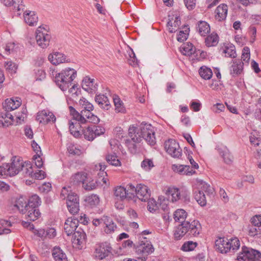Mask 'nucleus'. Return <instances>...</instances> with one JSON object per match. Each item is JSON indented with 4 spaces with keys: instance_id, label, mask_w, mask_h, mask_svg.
Masks as SVG:
<instances>
[{
    "instance_id": "473e14b6",
    "label": "nucleus",
    "mask_w": 261,
    "mask_h": 261,
    "mask_svg": "<svg viewBox=\"0 0 261 261\" xmlns=\"http://www.w3.org/2000/svg\"><path fill=\"white\" fill-rule=\"evenodd\" d=\"M197 30L201 36H205L210 32V27L206 21H199L197 23Z\"/></svg>"
},
{
    "instance_id": "f8f14e48",
    "label": "nucleus",
    "mask_w": 261,
    "mask_h": 261,
    "mask_svg": "<svg viewBox=\"0 0 261 261\" xmlns=\"http://www.w3.org/2000/svg\"><path fill=\"white\" fill-rule=\"evenodd\" d=\"M82 87L86 91L93 93L97 90L98 84L94 79L86 76L82 81Z\"/></svg>"
},
{
    "instance_id": "f3484780",
    "label": "nucleus",
    "mask_w": 261,
    "mask_h": 261,
    "mask_svg": "<svg viewBox=\"0 0 261 261\" xmlns=\"http://www.w3.org/2000/svg\"><path fill=\"white\" fill-rule=\"evenodd\" d=\"M153 251L154 248L152 245L147 242V241L146 243L141 244L136 248L137 254L142 255L143 256H147ZM144 258L146 259L145 256H144Z\"/></svg>"
},
{
    "instance_id": "c85d7f7f",
    "label": "nucleus",
    "mask_w": 261,
    "mask_h": 261,
    "mask_svg": "<svg viewBox=\"0 0 261 261\" xmlns=\"http://www.w3.org/2000/svg\"><path fill=\"white\" fill-rule=\"evenodd\" d=\"M219 153L223 159L224 162L227 164H230L233 162V157L229 150L226 147L218 149Z\"/></svg>"
},
{
    "instance_id": "6e6d98bb",
    "label": "nucleus",
    "mask_w": 261,
    "mask_h": 261,
    "mask_svg": "<svg viewBox=\"0 0 261 261\" xmlns=\"http://www.w3.org/2000/svg\"><path fill=\"white\" fill-rule=\"evenodd\" d=\"M248 234L251 237H254L261 234V229L259 227L251 226L248 227Z\"/></svg>"
},
{
    "instance_id": "79ce46f5",
    "label": "nucleus",
    "mask_w": 261,
    "mask_h": 261,
    "mask_svg": "<svg viewBox=\"0 0 261 261\" xmlns=\"http://www.w3.org/2000/svg\"><path fill=\"white\" fill-rule=\"evenodd\" d=\"M194 196L196 200L201 206H204L206 205V201L205 195L202 191H195L194 193Z\"/></svg>"
},
{
    "instance_id": "338daca9",
    "label": "nucleus",
    "mask_w": 261,
    "mask_h": 261,
    "mask_svg": "<svg viewBox=\"0 0 261 261\" xmlns=\"http://www.w3.org/2000/svg\"><path fill=\"white\" fill-rule=\"evenodd\" d=\"M67 150L70 154L73 155H79L81 153V150L77 148L76 146L73 145H69L67 148Z\"/></svg>"
},
{
    "instance_id": "4c0bfd02",
    "label": "nucleus",
    "mask_w": 261,
    "mask_h": 261,
    "mask_svg": "<svg viewBox=\"0 0 261 261\" xmlns=\"http://www.w3.org/2000/svg\"><path fill=\"white\" fill-rule=\"evenodd\" d=\"M28 202L29 208H38V206L41 204V201L38 196L34 195L30 198Z\"/></svg>"
},
{
    "instance_id": "a18cd8bd",
    "label": "nucleus",
    "mask_w": 261,
    "mask_h": 261,
    "mask_svg": "<svg viewBox=\"0 0 261 261\" xmlns=\"http://www.w3.org/2000/svg\"><path fill=\"white\" fill-rule=\"evenodd\" d=\"M181 51L183 55L190 56L194 53L195 48H194L192 43H187L184 44L181 47Z\"/></svg>"
},
{
    "instance_id": "c9c22d12",
    "label": "nucleus",
    "mask_w": 261,
    "mask_h": 261,
    "mask_svg": "<svg viewBox=\"0 0 261 261\" xmlns=\"http://www.w3.org/2000/svg\"><path fill=\"white\" fill-rule=\"evenodd\" d=\"M187 216V213L183 209L177 210L174 214V219L176 221L179 222H186L185 219Z\"/></svg>"
},
{
    "instance_id": "e433bc0d",
    "label": "nucleus",
    "mask_w": 261,
    "mask_h": 261,
    "mask_svg": "<svg viewBox=\"0 0 261 261\" xmlns=\"http://www.w3.org/2000/svg\"><path fill=\"white\" fill-rule=\"evenodd\" d=\"M199 73L201 77L204 80L210 79L213 75L212 70L206 66H202L199 70Z\"/></svg>"
},
{
    "instance_id": "4d7b16f0",
    "label": "nucleus",
    "mask_w": 261,
    "mask_h": 261,
    "mask_svg": "<svg viewBox=\"0 0 261 261\" xmlns=\"http://www.w3.org/2000/svg\"><path fill=\"white\" fill-rule=\"evenodd\" d=\"M5 67L6 70L11 73H15L17 69V64L12 61L6 62Z\"/></svg>"
},
{
    "instance_id": "052dcab7",
    "label": "nucleus",
    "mask_w": 261,
    "mask_h": 261,
    "mask_svg": "<svg viewBox=\"0 0 261 261\" xmlns=\"http://www.w3.org/2000/svg\"><path fill=\"white\" fill-rule=\"evenodd\" d=\"M153 166V162L150 159H145L141 163V167L145 170H150Z\"/></svg>"
},
{
    "instance_id": "c03bdc74",
    "label": "nucleus",
    "mask_w": 261,
    "mask_h": 261,
    "mask_svg": "<svg viewBox=\"0 0 261 261\" xmlns=\"http://www.w3.org/2000/svg\"><path fill=\"white\" fill-rule=\"evenodd\" d=\"M83 132L85 139L88 141H93L95 138L92 125L86 127Z\"/></svg>"
},
{
    "instance_id": "a878e982",
    "label": "nucleus",
    "mask_w": 261,
    "mask_h": 261,
    "mask_svg": "<svg viewBox=\"0 0 261 261\" xmlns=\"http://www.w3.org/2000/svg\"><path fill=\"white\" fill-rule=\"evenodd\" d=\"M25 215V218L28 221H34L38 219L41 213L38 208H35L33 207H29L27 208Z\"/></svg>"
},
{
    "instance_id": "4468645a",
    "label": "nucleus",
    "mask_w": 261,
    "mask_h": 261,
    "mask_svg": "<svg viewBox=\"0 0 261 261\" xmlns=\"http://www.w3.org/2000/svg\"><path fill=\"white\" fill-rule=\"evenodd\" d=\"M36 119L41 123L46 124L55 122L56 118L53 113L43 110L38 113Z\"/></svg>"
},
{
    "instance_id": "f257e3e1",
    "label": "nucleus",
    "mask_w": 261,
    "mask_h": 261,
    "mask_svg": "<svg viewBox=\"0 0 261 261\" xmlns=\"http://www.w3.org/2000/svg\"><path fill=\"white\" fill-rule=\"evenodd\" d=\"M201 226L197 220L182 222L176 228L174 236L175 240H180L186 234L191 237H197L200 233Z\"/></svg>"
},
{
    "instance_id": "37998d69",
    "label": "nucleus",
    "mask_w": 261,
    "mask_h": 261,
    "mask_svg": "<svg viewBox=\"0 0 261 261\" xmlns=\"http://www.w3.org/2000/svg\"><path fill=\"white\" fill-rule=\"evenodd\" d=\"M28 202H27L23 198L19 199L15 204V206L17 207L19 211L22 214H25L27 208H29Z\"/></svg>"
},
{
    "instance_id": "69168bd1",
    "label": "nucleus",
    "mask_w": 261,
    "mask_h": 261,
    "mask_svg": "<svg viewBox=\"0 0 261 261\" xmlns=\"http://www.w3.org/2000/svg\"><path fill=\"white\" fill-rule=\"evenodd\" d=\"M188 35V34L187 30L185 31V32L183 31H180L177 35V40L180 42H182L187 40Z\"/></svg>"
},
{
    "instance_id": "13d9d810",
    "label": "nucleus",
    "mask_w": 261,
    "mask_h": 261,
    "mask_svg": "<svg viewBox=\"0 0 261 261\" xmlns=\"http://www.w3.org/2000/svg\"><path fill=\"white\" fill-rule=\"evenodd\" d=\"M199 188L201 190L200 191L204 192L206 193L210 194L212 193V189L210 186L203 181H200L199 184Z\"/></svg>"
},
{
    "instance_id": "9d476101",
    "label": "nucleus",
    "mask_w": 261,
    "mask_h": 261,
    "mask_svg": "<svg viewBox=\"0 0 261 261\" xmlns=\"http://www.w3.org/2000/svg\"><path fill=\"white\" fill-rule=\"evenodd\" d=\"M8 164L9 176H12L20 172L23 162L19 158L15 156L12 158L11 163Z\"/></svg>"
},
{
    "instance_id": "680f3d73",
    "label": "nucleus",
    "mask_w": 261,
    "mask_h": 261,
    "mask_svg": "<svg viewBox=\"0 0 261 261\" xmlns=\"http://www.w3.org/2000/svg\"><path fill=\"white\" fill-rule=\"evenodd\" d=\"M242 59L245 62L248 63L250 60V49L248 47H245L243 49Z\"/></svg>"
},
{
    "instance_id": "b1692460",
    "label": "nucleus",
    "mask_w": 261,
    "mask_h": 261,
    "mask_svg": "<svg viewBox=\"0 0 261 261\" xmlns=\"http://www.w3.org/2000/svg\"><path fill=\"white\" fill-rule=\"evenodd\" d=\"M95 100L100 108L105 110H108L111 107L108 98L103 94L96 95Z\"/></svg>"
},
{
    "instance_id": "2eb2a0df",
    "label": "nucleus",
    "mask_w": 261,
    "mask_h": 261,
    "mask_svg": "<svg viewBox=\"0 0 261 261\" xmlns=\"http://www.w3.org/2000/svg\"><path fill=\"white\" fill-rule=\"evenodd\" d=\"M21 104V100L20 98L15 97L7 99L3 103V108L5 111H11L16 109Z\"/></svg>"
},
{
    "instance_id": "de8ad7c7",
    "label": "nucleus",
    "mask_w": 261,
    "mask_h": 261,
    "mask_svg": "<svg viewBox=\"0 0 261 261\" xmlns=\"http://www.w3.org/2000/svg\"><path fill=\"white\" fill-rule=\"evenodd\" d=\"M223 53L225 54V56L230 58H236L237 54L235 50V47L234 45H230L228 46H225V49H223Z\"/></svg>"
},
{
    "instance_id": "393cba45",
    "label": "nucleus",
    "mask_w": 261,
    "mask_h": 261,
    "mask_svg": "<svg viewBox=\"0 0 261 261\" xmlns=\"http://www.w3.org/2000/svg\"><path fill=\"white\" fill-rule=\"evenodd\" d=\"M140 134V128L134 126H130L128 129V135L134 143H139L142 141Z\"/></svg>"
},
{
    "instance_id": "cd10ccee",
    "label": "nucleus",
    "mask_w": 261,
    "mask_h": 261,
    "mask_svg": "<svg viewBox=\"0 0 261 261\" xmlns=\"http://www.w3.org/2000/svg\"><path fill=\"white\" fill-rule=\"evenodd\" d=\"M126 189L122 186L117 187L114 190V196L116 200L123 201L128 198Z\"/></svg>"
},
{
    "instance_id": "0eeeda50",
    "label": "nucleus",
    "mask_w": 261,
    "mask_h": 261,
    "mask_svg": "<svg viewBox=\"0 0 261 261\" xmlns=\"http://www.w3.org/2000/svg\"><path fill=\"white\" fill-rule=\"evenodd\" d=\"M164 146L167 152L172 157L178 158L181 155V149L175 140H168L165 142Z\"/></svg>"
},
{
    "instance_id": "6ab92c4d",
    "label": "nucleus",
    "mask_w": 261,
    "mask_h": 261,
    "mask_svg": "<svg viewBox=\"0 0 261 261\" xmlns=\"http://www.w3.org/2000/svg\"><path fill=\"white\" fill-rule=\"evenodd\" d=\"M23 17L25 23L30 26L37 24L38 18L34 11L26 10L23 13Z\"/></svg>"
},
{
    "instance_id": "58836bf2",
    "label": "nucleus",
    "mask_w": 261,
    "mask_h": 261,
    "mask_svg": "<svg viewBox=\"0 0 261 261\" xmlns=\"http://www.w3.org/2000/svg\"><path fill=\"white\" fill-rule=\"evenodd\" d=\"M106 160L107 162L111 165L115 166H119L121 165V162L115 153L107 155L106 156Z\"/></svg>"
},
{
    "instance_id": "7c9ffc66",
    "label": "nucleus",
    "mask_w": 261,
    "mask_h": 261,
    "mask_svg": "<svg viewBox=\"0 0 261 261\" xmlns=\"http://www.w3.org/2000/svg\"><path fill=\"white\" fill-rule=\"evenodd\" d=\"M243 63L240 60H236L230 67V73L233 76L241 73L243 70Z\"/></svg>"
},
{
    "instance_id": "864d4df0",
    "label": "nucleus",
    "mask_w": 261,
    "mask_h": 261,
    "mask_svg": "<svg viewBox=\"0 0 261 261\" xmlns=\"http://www.w3.org/2000/svg\"><path fill=\"white\" fill-rule=\"evenodd\" d=\"M169 194L172 196V201H176L180 199V193L177 188H170L168 190Z\"/></svg>"
},
{
    "instance_id": "72a5a7b5",
    "label": "nucleus",
    "mask_w": 261,
    "mask_h": 261,
    "mask_svg": "<svg viewBox=\"0 0 261 261\" xmlns=\"http://www.w3.org/2000/svg\"><path fill=\"white\" fill-rule=\"evenodd\" d=\"M24 177L34 176V171L30 163L23 162V165L21 169L20 172Z\"/></svg>"
},
{
    "instance_id": "5701e85b",
    "label": "nucleus",
    "mask_w": 261,
    "mask_h": 261,
    "mask_svg": "<svg viewBox=\"0 0 261 261\" xmlns=\"http://www.w3.org/2000/svg\"><path fill=\"white\" fill-rule=\"evenodd\" d=\"M81 124L82 123L73 117L72 120H70L69 122V128L70 133L75 137H77L80 135Z\"/></svg>"
},
{
    "instance_id": "a211bd4d",
    "label": "nucleus",
    "mask_w": 261,
    "mask_h": 261,
    "mask_svg": "<svg viewBox=\"0 0 261 261\" xmlns=\"http://www.w3.org/2000/svg\"><path fill=\"white\" fill-rule=\"evenodd\" d=\"M48 60L55 65L59 64L65 62H70V59L67 58L64 54L56 52L54 54L48 56Z\"/></svg>"
},
{
    "instance_id": "bf43d9fd",
    "label": "nucleus",
    "mask_w": 261,
    "mask_h": 261,
    "mask_svg": "<svg viewBox=\"0 0 261 261\" xmlns=\"http://www.w3.org/2000/svg\"><path fill=\"white\" fill-rule=\"evenodd\" d=\"M86 201L91 206L98 204L99 202V197L96 195H91L87 198Z\"/></svg>"
},
{
    "instance_id": "8fccbe9b",
    "label": "nucleus",
    "mask_w": 261,
    "mask_h": 261,
    "mask_svg": "<svg viewBox=\"0 0 261 261\" xmlns=\"http://www.w3.org/2000/svg\"><path fill=\"white\" fill-rule=\"evenodd\" d=\"M83 187L87 191H90L94 189L96 187V183L94 180H88L87 178L84 181Z\"/></svg>"
},
{
    "instance_id": "1a4fd4ad",
    "label": "nucleus",
    "mask_w": 261,
    "mask_h": 261,
    "mask_svg": "<svg viewBox=\"0 0 261 261\" xmlns=\"http://www.w3.org/2000/svg\"><path fill=\"white\" fill-rule=\"evenodd\" d=\"M70 113L73 118L78 120L82 124H85L87 122V120L92 114L91 111L82 110L79 113L74 108L70 106L69 108Z\"/></svg>"
},
{
    "instance_id": "a19ab883",
    "label": "nucleus",
    "mask_w": 261,
    "mask_h": 261,
    "mask_svg": "<svg viewBox=\"0 0 261 261\" xmlns=\"http://www.w3.org/2000/svg\"><path fill=\"white\" fill-rule=\"evenodd\" d=\"M113 101L115 106V110L118 113H124L125 108L123 106L122 101L117 95H114L113 97Z\"/></svg>"
},
{
    "instance_id": "423d86ee",
    "label": "nucleus",
    "mask_w": 261,
    "mask_h": 261,
    "mask_svg": "<svg viewBox=\"0 0 261 261\" xmlns=\"http://www.w3.org/2000/svg\"><path fill=\"white\" fill-rule=\"evenodd\" d=\"M111 251L112 247L110 244L107 242L102 243L96 245L94 256L97 259L102 260L112 253Z\"/></svg>"
},
{
    "instance_id": "4be33fe9",
    "label": "nucleus",
    "mask_w": 261,
    "mask_h": 261,
    "mask_svg": "<svg viewBox=\"0 0 261 261\" xmlns=\"http://www.w3.org/2000/svg\"><path fill=\"white\" fill-rule=\"evenodd\" d=\"M228 11V7L224 4L217 7L215 10V17L218 21H222L226 19Z\"/></svg>"
},
{
    "instance_id": "ea45409f",
    "label": "nucleus",
    "mask_w": 261,
    "mask_h": 261,
    "mask_svg": "<svg viewBox=\"0 0 261 261\" xmlns=\"http://www.w3.org/2000/svg\"><path fill=\"white\" fill-rule=\"evenodd\" d=\"M228 247L229 252H235L240 246V242L237 238H232L228 240Z\"/></svg>"
},
{
    "instance_id": "c756f323",
    "label": "nucleus",
    "mask_w": 261,
    "mask_h": 261,
    "mask_svg": "<svg viewBox=\"0 0 261 261\" xmlns=\"http://www.w3.org/2000/svg\"><path fill=\"white\" fill-rule=\"evenodd\" d=\"M52 255L56 261H68L66 254L59 247L54 248Z\"/></svg>"
},
{
    "instance_id": "e2e57ef3",
    "label": "nucleus",
    "mask_w": 261,
    "mask_h": 261,
    "mask_svg": "<svg viewBox=\"0 0 261 261\" xmlns=\"http://www.w3.org/2000/svg\"><path fill=\"white\" fill-rule=\"evenodd\" d=\"M71 193H72L71 190V186H69L68 188L64 187L62 189L60 197L63 199H65L66 198H67V196L71 195Z\"/></svg>"
},
{
    "instance_id": "7ed1b4c3",
    "label": "nucleus",
    "mask_w": 261,
    "mask_h": 261,
    "mask_svg": "<svg viewBox=\"0 0 261 261\" xmlns=\"http://www.w3.org/2000/svg\"><path fill=\"white\" fill-rule=\"evenodd\" d=\"M260 257L261 254L257 250L243 246L237 256V259L243 261H259Z\"/></svg>"
},
{
    "instance_id": "aec40b11",
    "label": "nucleus",
    "mask_w": 261,
    "mask_h": 261,
    "mask_svg": "<svg viewBox=\"0 0 261 261\" xmlns=\"http://www.w3.org/2000/svg\"><path fill=\"white\" fill-rule=\"evenodd\" d=\"M228 243V239L220 238L215 242L216 249L222 253H226L229 252Z\"/></svg>"
},
{
    "instance_id": "09e8293b",
    "label": "nucleus",
    "mask_w": 261,
    "mask_h": 261,
    "mask_svg": "<svg viewBox=\"0 0 261 261\" xmlns=\"http://www.w3.org/2000/svg\"><path fill=\"white\" fill-rule=\"evenodd\" d=\"M197 246V243L196 242L189 241L184 243L181 249L184 251H191L194 250Z\"/></svg>"
},
{
    "instance_id": "f704fd0d",
    "label": "nucleus",
    "mask_w": 261,
    "mask_h": 261,
    "mask_svg": "<svg viewBox=\"0 0 261 261\" xmlns=\"http://www.w3.org/2000/svg\"><path fill=\"white\" fill-rule=\"evenodd\" d=\"M218 41L219 37L218 35L215 33H212L205 39V43L207 47L216 46Z\"/></svg>"
},
{
    "instance_id": "6e6552de",
    "label": "nucleus",
    "mask_w": 261,
    "mask_h": 261,
    "mask_svg": "<svg viewBox=\"0 0 261 261\" xmlns=\"http://www.w3.org/2000/svg\"><path fill=\"white\" fill-rule=\"evenodd\" d=\"M79 197L74 192L71 193V195L67 196L66 203L68 209L71 214L74 215L79 211Z\"/></svg>"
},
{
    "instance_id": "603ef678",
    "label": "nucleus",
    "mask_w": 261,
    "mask_h": 261,
    "mask_svg": "<svg viewBox=\"0 0 261 261\" xmlns=\"http://www.w3.org/2000/svg\"><path fill=\"white\" fill-rule=\"evenodd\" d=\"M137 187H135L133 184H129L127 185L126 192L128 193L127 197L128 199H132L136 196Z\"/></svg>"
},
{
    "instance_id": "20e7f679",
    "label": "nucleus",
    "mask_w": 261,
    "mask_h": 261,
    "mask_svg": "<svg viewBox=\"0 0 261 261\" xmlns=\"http://www.w3.org/2000/svg\"><path fill=\"white\" fill-rule=\"evenodd\" d=\"M139 126L141 139H144L150 145H154L156 141L152 126L150 124L142 123Z\"/></svg>"
},
{
    "instance_id": "0e129e2a",
    "label": "nucleus",
    "mask_w": 261,
    "mask_h": 261,
    "mask_svg": "<svg viewBox=\"0 0 261 261\" xmlns=\"http://www.w3.org/2000/svg\"><path fill=\"white\" fill-rule=\"evenodd\" d=\"M92 128L93 129V132L95 135V137L99 136L102 134H103L105 132V129L103 127L100 126H96L92 125Z\"/></svg>"
},
{
    "instance_id": "f03ea898",
    "label": "nucleus",
    "mask_w": 261,
    "mask_h": 261,
    "mask_svg": "<svg viewBox=\"0 0 261 261\" xmlns=\"http://www.w3.org/2000/svg\"><path fill=\"white\" fill-rule=\"evenodd\" d=\"M76 71L73 68H67L56 74L55 82L62 91H66L76 76Z\"/></svg>"
},
{
    "instance_id": "39448f33",
    "label": "nucleus",
    "mask_w": 261,
    "mask_h": 261,
    "mask_svg": "<svg viewBox=\"0 0 261 261\" xmlns=\"http://www.w3.org/2000/svg\"><path fill=\"white\" fill-rule=\"evenodd\" d=\"M51 35L47 30L43 26L39 27L36 31L37 44L42 48H46L49 44Z\"/></svg>"
},
{
    "instance_id": "bb28decb",
    "label": "nucleus",
    "mask_w": 261,
    "mask_h": 261,
    "mask_svg": "<svg viewBox=\"0 0 261 261\" xmlns=\"http://www.w3.org/2000/svg\"><path fill=\"white\" fill-rule=\"evenodd\" d=\"M103 221L106 225L104 231L106 233H112L117 229L116 225L110 217L108 216L104 217Z\"/></svg>"
},
{
    "instance_id": "49530a36",
    "label": "nucleus",
    "mask_w": 261,
    "mask_h": 261,
    "mask_svg": "<svg viewBox=\"0 0 261 261\" xmlns=\"http://www.w3.org/2000/svg\"><path fill=\"white\" fill-rule=\"evenodd\" d=\"M72 235L73 236L74 239L76 240L77 243H83L86 239V233L82 230H77L75 231Z\"/></svg>"
},
{
    "instance_id": "dca6fc26",
    "label": "nucleus",
    "mask_w": 261,
    "mask_h": 261,
    "mask_svg": "<svg viewBox=\"0 0 261 261\" xmlns=\"http://www.w3.org/2000/svg\"><path fill=\"white\" fill-rule=\"evenodd\" d=\"M87 179V174L83 172H78L73 174L69 180V184L71 186L74 188L83 184L84 181Z\"/></svg>"
},
{
    "instance_id": "2f4dec72",
    "label": "nucleus",
    "mask_w": 261,
    "mask_h": 261,
    "mask_svg": "<svg viewBox=\"0 0 261 261\" xmlns=\"http://www.w3.org/2000/svg\"><path fill=\"white\" fill-rule=\"evenodd\" d=\"M13 121V115L9 113V111H6L5 114L0 115V126H8L11 125Z\"/></svg>"
},
{
    "instance_id": "9b49d317",
    "label": "nucleus",
    "mask_w": 261,
    "mask_h": 261,
    "mask_svg": "<svg viewBox=\"0 0 261 261\" xmlns=\"http://www.w3.org/2000/svg\"><path fill=\"white\" fill-rule=\"evenodd\" d=\"M79 220L74 216L68 218L64 224V230L67 236L72 234L78 226Z\"/></svg>"
},
{
    "instance_id": "774afa93",
    "label": "nucleus",
    "mask_w": 261,
    "mask_h": 261,
    "mask_svg": "<svg viewBox=\"0 0 261 261\" xmlns=\"http://www.w3.org/2000/svg\"><path fill=\"white\" fill-rule=\"evenodd\" d=\"M251 223L255 226L260 227L261 226V215L254 216L251 219Z\"/></svg>"
},
{
    "instance_id": "ddd939ff",
    "label": "nucleus",
    "mask_w": 261,
    "mask_h": 261,
    "mask_svg": "<svg viewBox=\"0 0 261 261\" xmlns=\"http://www.w3.org/2000/svg\"><path fill=\"white\" fill-rule=\"evenodd\" d=\"M136 196L142 201H147L150 198V193L148 188L143 184H138L137 186Z\"/></svg>"
},
{
    "instance_id": "412c9836",
    "label": "nucleus",
    "mask_w": 261,
    "mask_h": 261,
    "mask_svg": "<svg viewBox=\"0 0 261 261\" xmlns=\"http://www.w3.org/2000/svg\"><path fill=\"white\" fill-rule=\"evenodd\" d=\"M169 21L167 22V27L170 33L176 32L181 23L180 19L178 16L169 15Z\"/></svg>"
},
{
    "instance_id": "3c124183",
    "label": "nucleus",
    "mask_w": 261,
    "mask_h": 261,
    "mask_svg": "<svg viewBox=\"0 0 261 261\" xmlns=\"http://www.w3.org/2000/svg\"><path fill=\"white\" fill-rule=\"evenodd\" d=\"M79 104L83 109V110L92 111L93 110V106L84 98L80 99Z\"/></svg>"
},
{
    "instance_id": "5fc2aeb1",
    "label": "nucleus",
    "mask_w": 261,
    "mask_h": 261,
    "mask_svg": "<svg viewBox=\"0 0 261 261\" xmlns=\"http://www.w3.org/2000/svg\"><path fill=\"white\" fill-rule=\"evenodd\" d=\"M69 92L71 95V98L73 100H75L77 99L76 98L80 94L81 91L79 90L77 86L74 84L69 89Z\"/></svg>"
}]
</instances>
